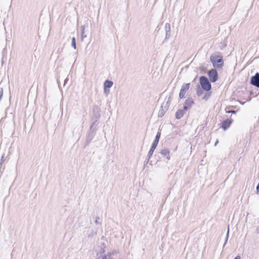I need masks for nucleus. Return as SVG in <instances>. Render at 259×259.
<instances>
[{"label": "nucleus", "mask_w": 259, "mask_h": 259, "mask_svg": "<svg viewBox=\"0 0 259 259\" xmlns=\"http://www.w3.org/2000/svg\"><path fill=\"white\" fill-rule=\"evenodd\" d=\"M250 84L259 88V73L256 72L254 76H252L250 79Z\"/></svg>", "instance_id": "0eeeda50"}, {"label": "nucleus", "mask_w": 259, "mask_h": 259, "mask_svg": "<svg viewBox=\"0 0 259 259\" xmlns=\"http://www.w3.org/2000/svg\"><path fill=\"white\" fill-rule=\"evenodd\" d=\"M102 259H108L106 256L103 257Z\"/></svg>", "instance_id": "c756f323"}, {"label": "nucleus", "mask_w": 259, "mask_h": 259, "mask_svg": "<svg viewBox=\"0 0 259 259\" xmlns=\"http://www.w3.org/2000/svg\"><path fill=\"white\" fill-rule=\"evenodd\" d=\"M226 112L227 113H235L236 112L235 110H226Z\"/></svg>", "instance_id": "412c9836"}, {"label": "nucleus", "mask_w": 259, "mask_h": 259, "mask_svg": "<svg viewBox=\"0 0 259 259\" xmlns=\"http://www.w3.org/2000/svg\"><path fill=\"white\" fill-rule=\"evenodd\" d=\"M234 259H241V256L238 255Z\"/></svg>", "instance_id": "393cba45"}, {"label": "nucleus", "mask_w": 259, "mask_h": 259, "mask_svg": "<svg viewBox=\"0 0 259 259\" xmlns=\"http://www.w3.org/2000/svg\"><path fill=\"white\" fill-rule=\"evenodd\" d=\"M4 156H5V154H4L2 157V158H1V162L0 163V165H1L3 161H4Z\"/></svg>", "instance_id": "5701e85b"}, {"label": "nucleus", "mask_w": 259, "mask_h": 259, "mask_svg": "<svg viewBox=\"0 0 259 259\" xmlns=\"http://www.w3.org/2000/svg\"><path fill=\"white\" fill-rule=\"evenodd\" d=\"M190 86V83H186L184 84L182 86V88L180 90V94H179V97L181 99H183L185 98V94L187 92V91L189 90Z\"/></svg>", "instance_id": "423d86ee"}, {"label": "nucleus", "mask_w": 259, "mask_h": 259, "mask_svg": "<svg viewBox=\"0 0 259 259\" xmlns=\"http://www.w3.org/2000/svg\"><path fill=\"white\" fill-rule=\"evenodd\" d=\"M228 236H229V229L228 230V232H227V233L226 242H227V240H228ZM226 243V242H225V243Z\"/></svg>", "instance_id": "b1692460"}, {"label": "nucleus", "mask_w": 259, "mask_h": 259, "mask_svg": "<svg viewBox=\"0 0 259 259\" xmlns=\"http://www.w3.org/2000/svg\"><path fill=\"white\" fill-rule=\"evenodd\" d=\"M256 231H257V233H259V227H258V228L256 229Z\"/></svg>", "instance_id": "c85d7f7f"}, {"label": "nucleus", "mask_w": 259, "mask_h": 259, "mask_svg": "<svg viewBox=\"0 0 259 259\" xmlns=\"http://www.w3.org/2000/svg\"><path fill=\"white\" fill-rule=\"evenodd\" d=\"M199 81L201 88L203 90L208 92L211 90V84L206 76H201L199 78Z\"/></svg>", "instance_id": "7ed1b4c3"}, {"label": "nucleus", "mask_w": 259, "mask_h": 259, "mask_svg": "<svg viewBox=\"0 0 259 259\" xmlns=\"http://www.w3.org/2000/svg\"><path fill=\"white\" fill-rule=\"evenodd\" d=\"M71 46L74 49H76L75 38L73 37L71 39Z\"/></svg>", "instance_id": "dca6fc26"}, {"label": "nucleus", "mask_w": 259, "mask_h": 259, "mask_svg": "<svg viewBox=\"0 0 259 259\" xmlns=\"http://www.w3.org/2000/svg\"><path fill=\"white\" fill-rule=\"evenodd\" d=\"M167 109L166 104H164V103H162L161 106V108L158 112V117H162L165 114Z\"/></svg>", "instance_id": "9b49d317"}, {"label": "nucleus", "mask_w": 259, "mask_h": 259, "mask_svg": "<svg viewBox=\"0 0 259 259\" xmlns=\"http://www.w3.org/2000/svg\"><path fill=\"white\" fill-rule=\"evenodd\" d=\"M232 120L230 119H227L224 120L221 125V127L224 130L226 131L227 130L231 124Z\"/></svg>", "instance_id": "1a4fd4ad"}, {"label": "nucleus", "mask_w": 259, "mask_h": 259, "mask_svg": "<svg viewBox=\"0 0 259 259\" xmlns=\"http://www.w3.org/2000/svg\"><path fill=\"white\" fill-rule=\"evenodd\" d=\"M160 153L164 157H166L167 160L170 159V151L167 148H163L160 151Z\"/></svg>", "instance_id": "f8f14e48"}, {"label": "nucleus", "mask_w": 259, "mask_h": 259, "mask_svg": "<svg viewBox=\"0 0 259 259\" xmlns=\"http://www.w3.org/2000/svg\"><path fill=\"white\" fill-rule=\"evenodd\" d=\"M186 110L183 109H179L176 113V118L177 119H181L186 113Z\"/></svg>", "instance_id": "ddd939ff"}, {"label": "nucleus", "mask_w": 259, "mask_h": 259, "mask_svg": "<svg viewBox=\"0 0 259 259\" xmlns=\"http://www.w3.org/2000/svg\"><path fill=\"white\" fill-rule=\"evenodd\" d=\"M219 142V141L218 140H217V141H215V143H214V146H217V144Z\"/></svg>", "instance_id": "cd10ccee"}, {"label": "nucleus", "mask_w": 259, "mask_h": 259, "mask_svg": "<svg viewBox=\"0 0 259 259\" xmlns=\"http://www.w3.org/2000/svg\"><path fill=\"white\" fill-rule=\"evenodd\" d=\"M165 38H168L169 37L170 35V26L169 23H166L165 25Z\"/></svg>", "instance_id": "4468645a"}, {"label": "nucleus", "mask_w": 259, "mask_h": 259, "mask_svg": "<svg viewBox=\"0 0 259 259\" xmlns=\"http://www.w3.org/2000/svg\"><path fill=\"white\" fill-rule=\"evenodd\" d=\"M68 80V78H66L64 80V85H65V84L67 83V81Z\"/></svg>", "instance_id": "bb28decb"}, {"label": "nucleus", "mask_w": 259, "mask_h": 259, "mask_svg": "<svg viewBox=\"0 0 259 259\" xmlns=\"http://www.w3.org/2000/svg\"><path fill=\"white\" fill-rule=\"evenodd\" d=\"M100 108L97 106L95 105L93 108V117L92 120H94V122L92 123V125L90 127V129H92L94 125L95 124L96 122H97L98 119L100 117Z\"/></svg>", "instance_id": "20e7f679"}, {"label": "nucleus", "mask_w": 259, "mask_h": 259, "mask_svg": "<svg viewBox=\"0 0 259 259\" xmlns=\"http://www.w3.org/2000/svg\"><path fill=\"white\" fill-rule=\"evenodd\" d=\"M210 61L214 68L221 69L224 66V60L221 53L217 52L210 57Z\"/></svg>", "instance_id": "f257e3e1"}, {"label": "nucleus", "mask_w": 259, "mask_h": 259, "mask_svg": "<svg viewBox=\"0 0 259 259\" xmlns=\"http://www.w3.org/2000/svg\"><path fill=\"white\" fill-rule=\"evenodd\" d=\"M160 135H161V133L160 132H158L157 134H156V136L155 137V140L152 144V145L148 152V159H147V160L146 161V164L148 163L149 159H150L151 157L152 156V155H153V153L155 150V149H156L157 146V144L158 143V142H159V139H160Z\"/></svg>", "instance_id": "f03ea898"}, {"label": "nucleus", "mask_w": 259, "mask_h": 259, "mask_svg": "<svg viewBox=\"0 0 259 259\" xmlns=\"http://www.w3.org/2000/svg\"><path fill=\"white\" fill-rule=\"evenodd\" d=\"M208 75L211 82H215L218 79V74L215 69H211L208 72Z\"/></svg>", "instance_id": "39448f33"}, {"label": "nucleus", "mask_w": 259, "mask_h": 259, "mask_svg": "<svg viewBox=\"0 0 259 259\" xmlns=\"http://www.w3.org/2000/svg\"><path fill=\"white\" fill-rule=\"evenodd\" d=\"M86 37H87V35L85 34H84V32H81V40H83L84 39V38H85Z\"/></svg>", "instance_id": "aec40b11"}, {"label": "nucleus", "mask_w": 259, "mask_h": 259, "mask_svg": "<svg viewBox=\"0 0 259 259\" xmlns=\"http://www.w3.org/2000/svg\"><path fill=\"white\" fill-rule=\"evenodd\" d=\"M113 85V81L109 80H106L104 83V87L110 89L112 87Z\"/></svg>", "instance_id": "2eb2a0df"}, {"label": "nucleus", "mask_w": 259, "mask_h": 259, "mask_svg": "<svg viewBox=\"0 0 259 259\" xmlns=\"http://www.w3.org/2000/svg\"><path fill=\"white\" fill-rule=\"evenodd\" d=\"M84 29H85V25L81 26V32H84Z\"/></svg>", "instance_id": "4be33fe9"}, {"label": "nucleus", "mask_w": 259, "mask_h": 259, "mask_svg": "<svg viewBox=\"0 0 259 259\" xmlns=\"http://www.w3.org/2000/svg\"><path fill=\"white\" fill-rule=\"evenodd\" d=\"M99 218L98 217H97L96 220V221H95V223H96V224H98V220H99Z\"/></svg>", "instance_id": "a878e982"}, {"label": "nucleus", "mask_w": 259, "mask_h": 259, "mask_svg": "<svg viewBox=\"0 0 259 259\" xmlns=\"http://www.w3.org/2000/svg\"><path fill=\"white\" fill-rule=\"evenodd\" d=\"M203 90L202 89H200L199 88L197 89V95L198 96H201L203 94Z\"/></svg>", "instance_id": "f3484780"}, {"label": "nucleus", "mask_w": 259, "mask_h": 259, "mask_svg": "<svg viewBox=\"0 0 259 259\" xmlns=\"http://www.w3.org/2000/svg\"><path fill=\"white\" fill-rule=\"evenodd\" d=\"M193 104L194 102L193 100L191 98H188L185 102L183 108L187 111L192 107Z\"/></svg>", "instance_id": "6e6552de"}, {"label": "nucleus", "mask_w": 259, "mask_h": 259, "mask_svg": "<svg viewBox=\"0 0 259 259\" xmlns=\"http://www.w3.org/2000/svg\"><path fill=\"white\" fill-rule=\"evenodd\" d=\"M104 92L106 96H108L110 93L109 89L104 87Z\"/></svg>", "instance_id": "6ab92c4d"}, {"label": "nucleus", "mask_w": 259, "mask_h": 259, "mask_svg": "<svg viewBox=\"0 0 259 259\" xmlns=\"http://www.w3.org/2000/svg\"><path fill=\"white\" fill-rule=\"evenodd\" d=\"M92 129H90V131L88 133L86 137V141L85 146H87L93 140L94 135L93 132L91 131Z\"/></svg>", "instance_id": "9d476101"}, {"label": "nucleus", "mask_w": 259, "mask_h": 259, "mask_svg": "<svg viewBox=\"0 0 259 259\" xmlns=\"http://www.w3.org/2000/svg\"><path fill=\"white\" fill-rule=\"evenodd\" d=\"M210 96V93H205L204 96L203 97V99L207 100Z\"/></svg>", "instance_id": "a211bd4d"}]
</instances>
